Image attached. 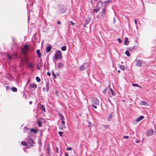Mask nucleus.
Wrapping results in <instances>:
<instances>
[{
	"label": "nucleus",
	"instance_id": "nucleus-1",
	"mask_svg": "<svg viewBox=\"0 0 156 156\" xmlns=\"http://www.w3.org/2000/svg\"><path fill=\"white\" fill-rule=\"evenodd\" d=\"M59 58H62L61 52L60 50H58L56 51L54 57V59L55 60H58Z\"/></svg>",
	"mask_w": 156,
	"mask_h": 156
},
{
	"label": "nucleus",
	"instance_id": "nucleus-2",
	"mask_svg": "<svg viewBox=\"0 0 156 156\" xmlns=\"http://www.w3.org/2000/svg\"><path fill=\"white\" fill-rule=\"evenodd\" d=\"M29 46L27 44H25L23 48H21V50L23 54L26 55L28 50Z\"/></svg>",
	"mask_w": 156,
	"mask_h": 156
},
{
	"label": "nucleus",
	"instance_id": "nucleus-3",
	"mask_svg": "<svg viewBox=\"0 0 156 156\" xmlns=\"http://www.w3.org/2000/svg\"><path fill=\"white\" fill-rule=\"evenodd\" d=\"M103 2L101 1H99L97 5L98 8L94 9L93 10L94 12H98L100 10V7L103 5Z\"/></svg>",
	"mask_w": 156,
	"mask_h": 156
},
{
	"label": "nucleus",
	"instance_id": "nucleus-4",
	"mask_svg": "<svg viewBox=\"0 0 156 156\" xmlns=\"http://www.w3.org/2000/svg\"><path fill=\"white\" fill-rule=\"evenodd\" d=\"M105 7L103 8L102 9V11L100 12L98 15V17L100 19L103 18L105 16Z\"/></svg>",
	"mask_w": 156,
	"mask_h": 156
},
{
	"label": "nucleus",
	"instance_id": "nucleus-5",
	"mask_svg": "<svg viewBox=\"0 0 156 156\" xmlns=\"http://www.w3.org/2000/svg\"><path fill=\"white\" fill-rule=\"evenodd\" d=\"M91 102L92 104H95L96 105H99V101L97 98H94L91 100Z\"/></svg>",
	"mask_w": 156,
	"mask_h": 156
},
{
	"label": "nucleus",
	"instance_id": "nucleus-6",
	"mask_svg": "<svg viewBox=\"0 0 156 156\" xmlns=\"http://www.w3.org/2000/svg\"><path fill=\"white\" fill-rule=\"evenodd\" d=\"M27 140L28 143V145L30 147H32L33 144L34 143L33 140L31 139L30 136H28Z\"/></svg>",
	"mask_w": 156,
	"mask_h": 156
},
{
	"label": "nucleus",
	"instance_id": "nucleus-7",
	"mask_svg": "<svg viewBox=\"0 0 156 156\" xmlns=\"http://www.w3.org/2000/svg\"><path fill=\"white\" fill-rule=\"evenodd\" d=\"M145 63L144 61L140 60H138L136 61V65L138 67H140L142 64H145Z\"/></svg>",
	"mask_w": 156,
	"mask_h": 156
},
{
	"label": "nucleus",
	"instance_id": "nucleus-8",
	"mask_svg": "<svg viewBox=\"0 0 156 156\" xmlns=\"http://www.w3.org/2000/svg\"><path fill=\"white\" fill-rule=\"evenodd\" d=\"M89 65V63H84L83 65L80 67V70H82L85 69L88 67Z\"/></svg>",
	"mask_w": 156,
	"mask_h": 156
},
{
	"label": "nucleus",
	"instance_id": "nucleus-9",
	"mask_svg": "<svg viewBox=\"0 0 156 156\" xmlns=\"http://www.w3.org/2000/svg\"><path fill=\"white\" fill-rule=\"evenodd\" d=\"M66 6L63 5H61L60 6V10L59 12L61 13H64L66 12Z\"/></svg>",
	"mask_w": 156,
	"mask_h": 156
},
{
	"label": "nucleus",
	"instance_id": "nucleus-10",
	"mask_svg": "<svg viewBox=\"0 0 156 156\" xmlns=\"http://www.w3.org/2000/svg\"><path fill=\"white\" fill-rule=\"evenodd\" d=\"M7 56L9 60H11L16 58V55L14 54L12 55H9L8 54H7Z\"/></svg>",
	"mask_w": 156,
	"mask_h": 156
},
{
	"label": "nucleus",
	"instance_id": "nucleus-11",
	"mask_svg": "<svg viewBox=\"0 0 156 156\" xmlns=\"http://www.w3.org/2000/svg\"><path fill=\"white\" fill-rule=\"evenodd\" d=\"M154 134V131L152 129H151L148 130L147 133L146 135L147 136H150Z\"/></svg>",
	"mask_w": 156,
	"mask_h": 156
},
{
	"label": "nucleus",
	"instance_id": "nucleus-12",
	"mask_svg": "<svg viewBox=\"0 0 156 156\" xmlns=\"http://www.w3.org/2000/svg\"><path fill=\"white\" fill-rule=\"evenodd\" d=\"M144 118V116L142 115H141L138 118H137L136 119V121L137 122H138L140 121L141 120H142V119H143Z\"/></svg>",
	"mask_w": 156,
	"mask_h": 156
},
{
	"label": "nucleus",
	"instance_id": "nucleus-13",
	"mask_svg": "<svg viewBox=\"0 0 156 156\" xmlns=\"http://www.w3.org/2000/svg\"><path fill=\"white\" fill-rule=\"evenodd\" d=\"M124 44L126 45H128L129 44V41L128 40V39L127 37H126L125 38V39L124 40Z\"/></svg>",
	"mask_w": 156,
	"mask_h": 156
},
{
	"label": "nucleus",
	"instance_id": "nucleus-14",
	"mask_svg": "<svg viewBox=\"0 0 156 156\" xmlns=\"http://www.w3.org/2000/svg\"><path fill=\"white\" fill-rule=\"evenodd\" d=\"M113 113L112 112L109 115L108 118V121H111V120L113 116Z\"/></svg>",
	"mask_w": 156,
	"mask_h": 156
},
{
	"label": "nucleus",
	"instance_id": "nucleus-15",
	"mask_svg": "<svg viewBox=\"0 0 156 156\" xmlns=\"http://www.w3.org/2000/svg\"><path fill=\"white\" fill-rule=\"evenodd\" d=\"M140 104L141 105H144L145 106H148V104L144 101H141Z\"/></svg>",
	"mask_w": 156,
	"mask_h": 156
},
{
	"label": "nucleus",
	"instance_id": "nucleus-16",
	"mask_svg": "<svg viewBox=\"0 0 156 156\" xmlns=\"http://www.w3.org/2000/svg\"><path fill=\"white\" fill-rule=\"evenodd\" d=\"M40 108L42 109L44 112H45V109L44 106L43 105H40Z\"/></svg>",
	"mask_w": 156,
	"mask_h": 156
},
{
	"label": "nucleus",
	"instance_id": "nucleus-17",
	"mask_svg": "<svg viewBox=\"0 0 156 156\" xmlns=\"http://www.w3.org/2000/svg\"><path fill=\"white\" fill-rule=\"evenodd\" d=\"M30 86L31 87L34 88V89H36L37 87V85L34 83H31L30 85Z\"/></svg>",
	"mask_w": 156,
	"mask_h": 156
},
{
	"label": "nucleus",
	"instance_id": "nucleus-18",
	"mask_svg": "<svg viewBox=\"0 0 156 156\" xmlns=\"http://www.w3.org/2000/svg\"><path fill=\"white\" fill-rule=\"evenodd\" d=\"M58 65V67L60 69H62L64 67V65L61 63H59Z\"/></svg>",
	"mask_w": 156,
	"mask_h": 156
},
{
	"label": "nucleus",
	"instance_id": "nucleus-19",
	"mask_svg": "<svg viewBox=\"0 0 156 156\" xmlns=\"http://www.w3.org/2000/svg\"><path fill=\"white\" fill-rule=\"evenodd\" d=\"M36 53L37 54L39 57H41V54L40 51L39 50H37L36 51Z\"/></svg>",
	"mask_w": 156,
	"mask_h": 156
},
{
	"label": "nucleus",
	"instance_id": "nucleus-20",
	"mask_svg": "<svg viewBox=\"0 0 156 156\" xmlns=\"http://www.w3.org/2000/svg\"><path fill=\"white\" fill-rule=\"evenodd\" d=\"M48 153L49 155H50L51 151L50 149V146L48 145L47 147Z\"/></svg>",
	"mask_w": 156,
	"mask_h": 156
},
{
	"label": "nucleus",
	"instance_id": "nucleus-21",
	"mask_svg": "<svg viewBox=\"0 0 156 156\" xmlns=\"http://www.w3.org/2000/svg\"><path fill=\"white\" fill-rule=\"evenodd\" d=\"M51 49V47L49 46L47 48L46 51L47 52H50Z\"/></svg>",
	"mask_w": 156,
	"mask_h": 156
},
{
	"label": "nucleus",
	"instance_id": "nucleus-22",
	"mask_svg": "<svg viewBox=\"0 0 156 156\" xmlns=\"http://www.w3.org/2000/svg\"><path fill=\"white\" fill-rule=\"evenodd\" d=\"M33 64L32 62H29L28 64V66L30 68H32L33 66Z\"/></svg>",
	"mask_w": 156,
	"mask_h": 156
},
{
	"label": "nucleus",
	"instance_id": "nucleus-23",
	"mask_svg": "<svg viewBox=\"0 0 156 156\" xmlns=\"http://www.w3.org/2000/svg\"><path fill=\"white\" fill-rule=\"evenodd\" d=\"M29 130V129L26 127H24L23 129V132L24 133H26L27 132H28V130Z\"/></svg>",
	"mask_w": 156,
	"mask_h": 156
},
{
	"label": "nucleus",
	"instance_id": "nucleus-24",
	"mask_svg": "<svg viewBox=\"0 0 156 156\" xmlns=\"http://www.w3.org/2000/svg\"><path fill=\"white\" fill-rule=\"evenodd\" d=\"M30 132H34L35 133H36L37 132V131L36 129H30Z\"/></svg>",
	"mask_w": 156,
	"mask_h": 156
},
{
	"label": "nucleus",
	"instance_id": "nucleus-25",
	"mask_svg": "<svg viewBox=\"0 0 156 156\" xmlns=\"http://www.w3.org/2000/svg\"><path fill=\"white\" fill-rule=\"evenodd\" d=\"M112 2V0H107V1H104V3L107 4L108 3H111Z\"/></svg>",
	"mask_w": 156,
	"mask_h": 156
},
{
	"label": "nucleus",
	"instance_id": "nucleus-26",
	"mask_svg": "<svg viewBox=\"0 0 156 156\" xmlns=\"http://www.w3.org/2000/svg\"><path fill=\"white\" fill-rule=\"evenodd\" d=\"M125 54L128 57L130 56L129 52L128 51H126L125 52Z\"/></svg>",
	"mask_w": 156,
	"mask_h": 156
},
{
	"label": "nucleus",
	"instance_id": "nucleus-27",
	"mask_svg": "<svg viewBox=\"0 0 156 156\" xmlns=\"http://www.w3.org/2000/svg\"><path fill=\"white\" fill-rule=\"evenodd\" d=\"M21 144L23 146H26L27 144V143L26 142L23 141H22L21 142Z\"/></svg>",
	"mask_w": 156,
	"mask_h": 156
},
{
	"label": "nucleus",
	"instance_id": "nucleus-28",
	"mask_svg": "<svg viewBox=\"0 0 156 156\" xmlns=\"http://www.w3.org/2000/svg\"><path fill=\"white\" fill-rule=\"evenodd\" d=\"M12 90L13 92H16L17 91V88L15 87H12Z\"/></svg>",
	"mask_w": 156,
	"mask_h": 156
},
{
	"label": "nucleus",
	"instance_id": "nucleus-29",
	"mask_svg": "<svg viewBox=\"0 0 156 156\" xmlns=\"http://www.w3.org/2000/svg\"><path fill=\"white\" fill-rule=\"evenodd\" d=\"M120 68L121 69L123 70H125V67L123 65H121L120 66Z\"/></svg>",
	"mask_w": 156,
	"mask_h": 156
},
{
	"label": "nucleus",
	"instance_id": "nucleus-30",
	"mask_svg": "<svg viewBox=\"0 0 156 156\" xmlns=\"http://www.w3.org/2000/svg\"><path fill=\"white\" fill-rule=\"evenodd\" d=\"M66 47L65 46L62 47L61 48V50L63 51H65L66 50Z\"/></svg>",
	"mask_w": 156,
	"mask_h": 156
},
{
	"label": "nucleus",
	"instance_id": "nucleus-31",
	"mask_svg": "<svg viewBox=\"0 0 156 156\" xmlns=\"http://www.w3.org/2000/svg\"><path fill=\"white\" fill-rule=\"evenodd\" d=\"M36 81H37V82H39L41 81V79H40V78L39 77H38V76H37L36 77Z\"/></svg>",
	"mask_w": 156,
	"mask_h": 156
},
{
	"label": "nucleus",
	"instance_id": "nucleus-32",
	"mask_svg": "<svg viewBox=\"0 0 156 156\" xmlns=\"http://www.w3.org/2000/svg\"><path fill=\"white\" fill-rule=\"evenodd\" d=\"M60 115L61 116V119H62V123L65 124V122L63 121V115H62V114H60Z\"/></svg>",
	"mask_w": 156,
	"mask_h": 156
},
{
	"label": "nucleus",
	"instance_id": "nucleus-33",
	"mask_svg": "<svg viewBox=\"0 0 156 156\" xmlns=\"http://www.w3.org/2000/svg\"><path fill=\"white\" fill-rule=\"evenodd\" d=\"M111 91L112 95L113 96H115V92L112 89H111Z\"/></svg>",
	"mask_w": 156,
	"mask_h": 156
},
{
	"label": "nucleus",
	"instance_id": "nucleus-34",
	"mask_svg": "<svg viewBox=\"0 0 156 156\" xmlns=\"http://www.w3.org/2000/svg\"><path fill=\"white\" fill-rule=\"evenodd\" d=\"M132 85L134 87H140L137 84H135V83H133L132 84Z\"/></svg>",
	"mask_w": 156,
	"mask_h": 156
},
{
	"label": "nucleus",
	"instance_id": "nucleus-35",
	"mask_svg": "<svg viewBox=\"0 0 156 156\" xmlns=\"http://www.w3.org/2000/svg\"><path fill=\"white\" fill-rule=\"evenodd\" d=\"M63 133L62 132L59 131L58 132V134L59 135V136H62V134Z\"/></svg>",
	"mask_w": 156,
	"mask_h": 156
},
{
	"label": "nucleus",
	"instance_id": "nucleus-36",
	"mask_svg": "<svg viewBox=\"0 0 156 156\" xmlns=\"http://www.w3.org/2000/svg\"><path fill=\"white\" fill-rule=\"evenodd\" d=\"M88 20V22H90L91 20V18L90 17H88L87 20Z\"/></svg>",
	"mask_w": 156,
	"mask_h": 156
},
{
	"label": "nucleus",
	"instance_id": "nucleus-37",
	"mask_svg": "<svg viewBox=\"0 0 156 156\" xmlns=\"http://www.w3.org/2000/svg\"><path fill=\"white\" fill-rule=\"evenodd\" d=\"M134 22H135V24H136V27L137 28V22L136 20V19H134Z\"/></svg>",
	"mask_w": 156,
	"mask_h": 156
},
{
	"label": "nucleus",
	"instance_id": "nucleus-38",
	"mask_svg": "<svg viewBox=\"0 0 156 156\" xmlns=\"http://www.w3.org/2000/svg\"><path fill=\"white\" fill-rule=\"evenodd\" d=\"M52 74L53 76H54V78H56V75L54 73V72L53 71H52Z\"/></svg>",
	"mask_w": 156,
	"mask_h": 156
},
{
	"label": "nucleus",
	"instance_id": "nucleus-39",
	"mask_svg": "<svg viewBox=\"0 0 156 156\" xmlns=\"http://www.w3.org/2000/svg\"><path fill=\"white\" fill-rule=\"evenodd\" d=\"M65 124L61 123V126L63 128H66V126L64 125Z\"/></svg>",
	"mask_w": 156,
	"mask_h": 156
},
{
	"label": "nucleus",
	"instance_id": "nucleus-40",
	"mask_svg": "<svg viewBox=\"0 0 156 156\" xmlns=\"http://www.w3.org/2000/svg\"><path fill=\"white\" fill-rule=\"evenodd\" d=\"M70 23H71V24L72 26H74L75 24L74 23H73L72 21H70Z\"/></svg>",
	"mask_w": 156,
	"mask_h": 156
},
{
	"label": "nucleus",
	"instance_id": "nucleus-41",
	"mask_svg": "<svg viewBox=\"0 0 156 156\" xmlns=\"http://www.w3.org/2000/svg\"><path fill=\"white\" fill-rule=\"evenodd\" d=\"M46 89L47 91L48 92V90H49V87H48V85H46Z\"/></svg>",
	"mask_w": 156,
	"mask_h": 156
},
{
	"label": "nucleus",
	"instance_id": "nucleus-42",
	"mask_svg": "<svg viewBox=\"0 0 156 156\" xmlns=\"http://www.w3.org/2000/svg\"><path fill=\"white\" fill-rule=\"evenodd\" d=\"M56 152L57 153H58V148L57 147H56Z\"/></svg>",
	"mask_w": 156,
	"mask_h": 156
},
{
	"label": "nucleus",
	"instance_id": "nucleus-43",
	"mask_svg": "<svg viewBox=\"0 0 156 156\" xmlns=\"http://www.w3.org/2000/svg\"><path fill=\"white\" fill-rule=\"evenodd\" d=\"M118 41L120 43H121L122 41V40L120 38L118 39Z\"/></svg>",
	"mask_w": 156,
	"mask_h": 156
},
{
	"label": "nucleus",
	"instance_id": "nucleus-44",
	"mask_svg": "<svg viewBox=\"0 0 156 156\" xmlns=\"http://www.w3.org/2000/svg\"><path fill=\"white\" fill-rule=\"evenodd\" d=\"M95 104H92V106L93 107L95 108H97V106L94 105Z\"/></svg>",
	"mask_w": 156,
	"mask_h": 156
},
{
	"label": "nucleus",
	"instance_id": "nucleus-45",
	"mask_svg": "<svg viewBox=\"0 0 156 156\" xmlns=\"http://www.w3.org/2000/svg\"><path fill=\"white\" fill-rule=\"evenodd\" d=\"M58 93H59L58 91L56 90L55 91V94H56V95L57 96H58Z\"/></svg>",
	"mask_w": 156,
	"mask_h": 156
},
{
	"label": "nucleus",
	"instance_id": "nucleus-46",
	"mask_svg": "<svg viewBox=\"0 0 156 156\" xmlns=\"http://www.w3.org/2000/svg\"><path fill=\"white\" fill-rule=\"evenodd\" d=\"M96 1V0H91V3L92 4L94 2H95Z\"/></svg>",
	"mask_w": 156,
	"mask_h": 156
},
{
	"label": "nucleus",
	"instance_id": "nucleus-47",
	"mask_svg": "<svg viewBox=\"0 0 156 156\" xmlns=\"http://www.w3.org/2000/svg\"><path fill=\"white\" fill-rule=\"evenodd\" d=\"M67 150L68 151L71 150H72V148L70 147H69L67 148Z\"/></svg>",
	"mask_w": 156,
	"mask_h": 156
},
{
	"label": "nucleus",
	"instance_id": "nucleus-48",
	"mask_svg": "<svg viewBox=\"0 0 156 156\" xmlns=\"http://www.w3.org/2000/svg\"><path fill=\"white\" fill-rule=\"evenodd\" d=\"M90 22H88V20H86L85 21V23L86 25L88 24Z\"/></svg>",
	"mask_w": 156,
	"mask_h": 156
},
{
	"label": "nucleus",
	"instance_id": "nucleus-49",
	"mask_svg": "<svg viewBox=\"0 0 156 156\" xmlns=\"http://www.w3.org/2000/svg\"><path fill=\"white\" fill-rule=\"evenodd\" d=\"M90 22H88V20H86L85 21V23L86 25L88 24Z\"/></svg>",
	"mask_w": 156,
	"mask_h": 156
},
{
	"label": "nucleus",
	"instance_id": "nucleus-50",
	"mask_svg": "<svg viewBox=\"0 0 156 156\" xmlns=\"http://www.w3.org/2000/svg\"><path fill=\"white\" fill-rule=\"evenodd\" d=\"M123 138H124L128 139L129 138V136H124Z\"/></svg>",
	"mask_w": 156,
	"mask_h": 156
},
{
	"label": "nucleus",
	"instance_id": "nucleus-51",
	"mask_svg": "<svg viewBox=\"0 0 156 156\" xmlns=\"http://www.w3.org/2000/svg\"><path fill=\"white\" fill-rule=\"evenodd\" d=\"M38 124L39 127H41V123L40 122H38Z\"/></svg>",
	"mask_w": 156,
	"mask_h": 156
},
{
	"label": "nucleus",
	"instance_id": "nucleus-52",
	"mask_svg": "<svg viewBox=\"0 0 156 156\" xmlns=\"http://www.w3.org/2000/svg\"><path fill=\"white\" fill-rule=\"evenodd\" d=\"M57 24L58 25L60 24L61 23V22L60 21H58L57 22Z\"/></svg>",
	"mask_w": 156,
	"mask_h": 156
},
{
	"label": "nucleus",
	"instance_id": "nucleus-53",
	"mask_svg": "<svg viewBox=\"0 0 156 156\" xmlns=\"http://www.w3.org/2000/svg\"><path fill=\"white\" fill-rule=\"evenodd\" d=\"M69 154L67 153H65V156H68Z\"/></svg>",
	"mask_w": 156,
	"mask_h": 156
},
{
	"label": "nucleus",
	"instance_id": "nucleus-54",
	"mask_svg": "<svg viewBox=\"0 0 156 156\" xmlns=\"http://www.w3.org/2000/svg\"><path fill=\"white\" fill-rule=\"evenodd\" d=\"M47 74L48 76H50L51 75V73L49 72H48Z\"/></svg>",
	"mask_w": 156,
	"mask_h": 156
},
{
	"label": "nucleus",
	"instance_id": "nucleus-55",
	"mask_svg": "<svg viewBox=\"0 0 156 156\" xmlns=\"http://www.w3.org/2000/svg\"><path fill=\"white\" fill-rule=\"evenodd\" d=\"M140 141L138 140H136V141H135V142L136 143H139L140 142Z\"/></svg>",
	"mask_w": 156,
	"mask_h": 156
},
{
	"label": "nucleus",
	"instance_id": "nucleus-56",
	"mask_svg": "<svg viewBox=\"0 0 156 156\" xmlns=\"http://www.w3.org/2000/svg\"><path fill=\"white\" fill-rule=\"evenodd\" d=\"M6 89L7 90L9 89V87L8 86H6L5 87Z\"/></svg>",
	"mask_w": 156,
	"mask_h": 156
},
{
	"label": "nucleus",
	"instance_id": "nucleus-57",
	"mask_svg": "<svg viewBox=\"0 0 156 156\" xmlns=\"http://www.w3.org/2000/svg\"><path fill=\"white\" fill-rule=\"evenodd\" d=\"M29 103H30V104H31L32 103V101H30L29 102Z\"/></svg>",
	"mask_w": 156,
	"mask_h": 156
},
{
	"label": "nucleus",
	"instance_id": "nucleus-58",
	"mask_svg": "<svg viewBox=\"0 0 156 156\" xmlns=\"http://www.w3.org/2000/svg\"><path fill=\"white\" fill-rule=\"evenodd\" d=\"M37 68L38 69H40V68L38 66H37Z\"/></svg>",
	"mask_w": 156,
	"mask_h": 156
},
{
	"label": "nucleus",
	"instance_id": "nucleus-59",
	"mask_svg": "<svg viewBox=\"0 0 156 156\" xmlns=\"http://www.w3.org/2000/svg\"><path fill=\"white\" fill-rule=\"evenodd\" d=\"M118 72L119 73H120V70H118Z\"/></svg>",
	"mask_w": 156,
	"mask_h": 156
},
{
	"label": "nucleus",
	"instance_id": "nucleus-60",
	"mask_svg": "<svg viewBox=\"0 0 156 156\" xmlns=\"http://www.w3.org/2000/svg\"><path fill=\"white\" fill-rule=\"evenodd\" d=\"M45 88H43V90H45Z\"/></svg>",
	"mask_w": 156,
	"mask_h": 156
}]
</instances>
